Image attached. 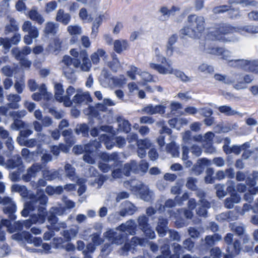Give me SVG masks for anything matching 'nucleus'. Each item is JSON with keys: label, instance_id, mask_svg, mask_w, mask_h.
Segmentation results:
<instances>
[{"label": "nucleus", "instance_id": "f257e3e1", "mask_svg": "<svg viewBox=\"0 0 258 258\" xmlns=\"http://www.w3.org/2000/svg\"><path fill=\"white\" fill-rule=\"evenodd\" d=\"M136 224L134 221H128L124 224L121 225L118 229L114 232L112 230L107 231L104 236L108 239L112 244H120L123 242L125 239L124 235L134 234L135 232Z\"/></svg>", "mask_w": 258, "mask_h": 258}, {"label": "nucleus", "instance_id": "f03ea898", "mask_svg": "<svg viewBox=\"0 0 258 258\" xmlns=\"http://www.w3.org/2000/svg\"><path fill=\"white\" fill-rule=\"evenodd\" d=\"M238 32L243 35L248 34H254L258 33V26H248L237 28H230L228 27H221L219 30L210 31L208 35L209 39L215 40H219L224 42L228 41L226 35L228 33Z\"/></svg>", "mask_w": 258, "mask_h": 258}, {"label": "nucleus", "instance_id": "7ed1b4c3", "mask_svg": "<svg viewBox=\"0 0 258 258\" xmlns=\"http://www.w3.org/2000/svg\"><path fill=\"white\" fill-rule=\"evenodd\" d=\"M188 26L181 29V32L184 35L195 36L198 32H201L204 29V19L202 17L191 15L188 17Z\"/></svg>", "mask_w": 258, "mask_h": 258}, {"label": "nucleus", "instance_id": "20e7f679", "mask_svg": "<svg viewBox=\"0 0 258 258\" xmlns=\"http://www.w3.org/2000/svg\"><path fill=\"white\" fill-rule=\"evenodd\" d=\"M124 186L130 189L136 194H139L140 198L145 201H149L152 198L153 196L152 191L148 188L143 185L141 182L134 179L130 182L128 181L124 182Z\"/></svg>", "mask_w": 258, "mask_h": 258}, {"label": "nucleus", "instance_id": "39448f33", "mask_svg": "<svg viewBox=\"0 0 258 258\" xmlns=\"http://www.w3.org/2000/svg\"><path fill=\"white\" fill-rule=\"evenodd\" d=\"M61 66L64 75L68 79H71L72 81H75L74 78V68L79 67L80 63L78 60H73V59L68 55L64 56L61 61Z\"/></svg>", "mask_w": 258, "mask_h": 258}, {"label": "nucleus", "instance_id": "423d86ee", "mask_svg": "<svg viewBox=\"0 0 258 258\" xmlns=\"http://www.w3.org/2000/svg\"><path fill=\"white\" fill-rule=\"evenodd\" d=\"M127 76L132 80H137L136 75H138L142 80L143 82H152L153 81L152 76L149 73L143 71L135 66H131L127 71Z\"/></svg>", "mask_w": 258, "mask_h": 258}, {"label": "nucleus", "instance_id": "0eeeda50", "mask_svg": "<svg viewBox=\"0 0 258 258\" xmlns=\"http://www.w3.org/2000/svg\"><path fill=\"white\" fill-rule=\"evenodd\" d=\"M231 78H232L231 84L236 90L246 88L247 84L252 80L251 77L248 75L243 76L240 75H235L231 76Z\"/></svg>", "mask_w": 258, "mask_h": 258}, {"label": "nucleus", "instance_id": "6e6552de", "mask_svg": "<svg viewBox=\"0 0 258 258\" xmlns=\"http://www.w3.org/2000/svg\"><path fill=\"white\" fill-rule=\"evenodd\" d=\"M178 39L177 35L173 34L171 35L168 39L166 46L165 53L167 56L170 57L173 55L174 52L177 55H180L182 52L180 51L178 48L173 47V45L176 42Z\"/></svg>", "mask_w": 258, "mask_h": 258}, {"label": "nucleus", "instance_id": "1a4fd4ad", "mask_svg": "<svg viewBox=\"0 0 258 258\" xmlns=\"http://www.w3.org/2000/svg\"><path fill=\"white\" fill-rule=\"evenodd\" d=\"M167 103L166 101H162L160 105L153 106L151 104L148 105L143 109V111L150 115L155 114H164L165 112V108Z\"/></svg>", "mask_w": 258, "mask_h": 258}, {"label": "nucleus", "instance_id": "9d476101", "mask_svg": "<svg viewBox=\"0 0 258 258\" xmlns=\"http://www.w3.org/2000/svg\"><path fill=\"white\" fill-rule=\"evenodd\" d=\"M236 66L244 70L258 73V60L247 61L244 59H238L235 61Z\"/></svg>", "mask_w": 258, "mask_h": 258}, {"label": "nucleus", "instance_id": "9b49d317", "mask_svg": "<svg viewBox=\"0 0 258 258\" xmlns=\"http://www.w3.org/2000/svg\"><path fill=\"white\" fill-rule=\"evenodd\" d=\"M91 100L90 96L88 92H84L81 89H77L76 93L73 96L72 102V104L75 105L81 104L84 102L90 101Z\"/></svg>", "mask_w": 258, "mask_h": 258}, {"label": "nucleus", "instance_id": "f8f14e48", "mask_svg": "<svg viewBox=\"0 0 258 258\" xmlns=\"http://www.w3.org/2000/svg\"><path fill=\"white\" fill-rule=\"evenodd\" d=\"M0 204L6 206L4 209V213L9 214L11 219H15V215L13 214L16 211V207L12 199L8 197H5L3 199L0 198Z\"/></svg>", "mask_w": 258, "mask_h": 258}, {"label": "nucleus", "instance_id": "ddd939ff", "mask_svg": "<svg viewBox=\"0 0 258 258\" xmlns=\"http://www.w3.org/2000/svg\"><path fill=\"white\" fill-rule=\"evenodd\" d=\"M137 170V164L134 161L132 162L131 164H125L121 169H116L112 172V176L114 178H119L122 177L121 173L126 176L129 175L130 171H136Z\"/></svg>", "mask_w": 258, "mask_h": 258}, {"label": "nucleus", "instance_id": "4468645a", "mask_svg": "<svg viewBox=\"0 0 258 258\" xmlns=\"http://www.w3.org/2000/svg\"><path fill=\"white\" fill-rule=\"evenodd\" d=\"M209 52L211 54L217 55H220L221 56V58L226 60L229 62H233L232 63V65H234L235 66H237L236 64V63L235 62V61L236 60H233L231 59V53L230 51L228 50H224L222 48H211Z\"/></svg>", "mask_w": 258, "mask_h": 258}, {"label": "nucleus", "instance_id": "2eb2a0df", "mask_svg": "<svg viewBox=\"0 0 258 258\" xmlns=\"http://www.w3.org/2000/svg\"><path fill=\"white\" fill-rule=\"evenodd\" d=\"M9 221L4 220L2 221V224H0V229H2L3 226H6L8 228V230L10 233L14 232L16 230H19L21 229L22 224L19 222L14 223L13 226L14 228H12ZM5 240V233L3 231H0V241H4Z\"/></svg>", "mask_w": 258, "mask_h": 258}, {"label": "nucleus", "instance_id": "dca6fc26", "mask_svg": "<svg viewBox=\"0 0 258 258\" xmlns=\"http://www.w3.org/2000/svg\"><path fill=\"white\" fill-rule=\"evenodd\" d=\"M164 63L167 64V66L165 67L155 63H150V67L151 69L157 70L161 74H172L174 70L171 67L169 61L167 60V62Z\"/></svg>", "mask_w": 258, "mask_h": 258}, {"label": "nucleus", "instance_id": "f3484780", "mask_svg": "<svg viewBox=\"0 0 258 258\" xmlns=\"http://www.w3.org/2000/svg\"><path fill=\"white\" fill-rule=\"evenodd\" d=\"M22 29L23 31L27 32L32 35L34 39L37 38L39 33L38 29L32 25L31 22L29 21H25L22 25Z\"/></svg>", "mask_w": 258, "mask_h": 258}, {"label": "nucleus", "instance_id": "a211bd4d", "mask_svg": "<svg viewBox=\"0 0 258 258\" xmlns=\"http://www.w3.org/2000/svg\"><path fill=\"white\" fill-rule=\"evenodd\" d=\"M39 90L40 92V93H36L32 95V97L33 100L35 101H38L42 98L46 100H49L51 98V94L48 93L46 91V88L44 85H42L40 87Z\"/></svg>", "mask_w": 258, "mask_h": 258}, {"label": "nucleus", "instance_id": "6ab92c4d", "mask_svg": "<svg viewBox=\"0 0 258 258\" xmlns=\"http://www.w3.org/2000/svg\"><path fill=\"white\" fill-rule=\"evenodd\" d=\"M113 45L114 50L118 53L126 50L129 47L127 41L122 39L115 40Z\"/></svg>", "mask_w": 258, "mask_h": 258}, {"label": "nucleus", "instance_id": "aec40b11", "mask_svg": "<svg viewBox=\"0 0 258 258\" xmlns=\"http://www.w3.org/2000/svg\"><path fill=\"white\" fill-rule=\"evenodd\" d=\"M105 81L108 82L110 87H121L126 82V79L123 76L115 78H106Z\"/></svg>", "mask_w": 258, "mask_h": 258}, {"label": "nucleus", "instance_id": "412c9836", "mask_svg": "<svg viewBox=\"0 0 258 258\" xmlns=\"http://www.w3.org/2000/svg\"><path fill=\"white\" fill-rule=\"evenodd\" d=\"M55 19L57 22L66 25L70 23L71 17L69 14L66 13L63 10L59 9L57 12Z\"/></svg>", "mask_w": 258, "mask_h": 258}, {"label": "nucleus", "instance_id": "4be33fe9", "mask_svg": "<svg viewBox=\"0 0 258 258\" xmlns=\"http://www.w3.org/2000/svg\"><path fill=\"white\" fill-rule=\"evenodd\" d=\"M139 223L142 228L143 229L145 234L151 239H153L155 237V233L153 231L149 228L145 229L147 222V218L145 216H142L139 217Z\"/></svg>", "mask_w": 258, "mask_h": 258}, {"label": "nucleus", "instance_id": "5701e85b", "mask_svg": "<svg viewBox=\"0 0 258 258\" xmlns=\"http://www.w3.org/2000/svg\"><path fill=\"white\" fill-rule=\"evenodd\" d=\"M28 16L32 20L36 22L38 24H42L45 19L37 11L35 8H33L29 12Z\"/></svg>", "mask_w": 258, "mask_h": 258}, {"label": "nucleus", "instance_id": "b1692460", "mask_svg": "<svg viewBox=\"0 0 258 258\" xmlns=\"http://www.w3.org/2000/svg\"><path fill=\"white\" fill-rule=\"evenodd\" d=\"M76 93V90L72 86H69L66 90V95L63 98V105L66 107H70L72 105L70 97Z\"/></svg>", "mask_w": 258, "mask_h": 258}, {"label": "nucleus", "instance_id": "393cba45", "mask_svg": "<svg viewBox=\"0 0 258 258\" xmlns=\"http://www.w3.org/2000/svg\"><path fill=\"white\" fill-rule=\"evenodd\" d=\"M54 97L55 99L59 102H63L64 96H63L64 90L63 89L62 85L59 83H55L54 85Z\"/></svg>", "mask_w": 258, "mask_h": 258}, {"label": "nucleus", "instance_id": "a878e982", "mask_svg": "<svg viewBox=\"0 0 258 258\" xmlns=\"http://www.w3.org/2000/svg\"><path fill=\"white\" fill-rule=\"evenodd\" d=\"M249 147V144L248 143H245L240 146H234L232 147L230 150L228 149V147L227 146H223L224 150L227 154H229L233 152L236 154H239L241 151L244 150Z\"/></svg>", "mask_w": 258, "mask_h": 258}, {"label": "nucleus", "instance_id": "bb28decb", "mask_svg": "<svg viewBox=\"0 0 258 258\" xmlns=\"http://www.w3.org/2000/svg\"><path fill=\"white\" fill-rule=\"evenodd\" d=\"M212 164L211 161L205 158L199 160L195 167L194 170L197 174H200L203 171L205 167L210 166Z\"/></svg>", "mask_w": 258, "mask_h": 258}, {"label": "nucleus", "instance_id": "cd10ccee", "mask_svg": "<svg viewBox=\"0 0 258 258\" xmlns=\"http://www.w3.org/2000/svg\"><path fill=\"white\" fill-rule=\"evenodd\" d=\"M7 99L9 101L8 106L10 108H18L19 105L17 103L21 100V97L20 96L16 94H10L7 96Z\"/></svg>", "mask_w": 258, "mask_h": 258}, {"label": "nucleus", "instance_id": "c85d7f7f", "mask_svg": "<svg viewBox=\"0 0 258 258\" xmlns=\"http://www.w3.org/2000/svg\"><path fill=\"white\" fill-rule=\"evenodd\" d=\"M107 55L105 51L102 49H99L96 52L93 53L91 55V60L93 63L97 64L99 62L100 57H102L104 59L106 58Z\"/></svg>", "mask_w": 258, "mask_h": 258}, {"label": "nucleus", "instance_id": "c756f323", "mask_svg": "<svg viewBox=\"0 0 258 258\" xmlns=\"http://www.w3.org/2000/svg\"><path fill=\"white\" fill-rule=\"evenodd\" d=\"M31 133H32V131H31L30 130L21 131L20 134H21V137L18 138V139H17L19 143L21 145H26L28 146H33V145L34 144V141H30L24 142L23 141L24 140L22 138L23 137H25L28 136H29L31 134Z\"/></svg>", "mask_w": 258, "mask_h": 258}, {"label": "nucleus", "instance_id": "7c9ffc66", "mask_svg": "<svg viewBox=\"0 0 258 258\" xmlns=\"http://www.w3.org/2000/svg\"><path fill=\"white\" fill-rule=\"evenodd\" d=\"M82 55L83 63L81 65V69L83 71L88 72L91 67V64L87 57V54L86 51L82 52Z\"/></svg>", "mask_w": 258, "mask_h": 258}, {"label": "nucleus", "instance_id": "2f4dec72", "mask_svg": "<svg viewBox=\"0 0 258 258\" xmlns=\"http://www.w3.org/2000/svg\"><path fill=\"white\" fill-rule=\"evenodd\" d=\"M58 26L57 24L52 22H48L45 25V27L43 32L46 34H53L55 33Z\"/></svg>", "mask_w": 258, "mask_h": 258}, {"label": "nucleus", "instance_id": "473e14b6", "mask_svg": "<svg viewBox=\"0 0 258 258\" xmlns=\"http://www.w3.org/2000/svg\"><path fill=\"white\" fill-rule=\"evenodd\" d=\"M67 31L71 35H80L82 33V27L78 25H69Z\"/></svg>", "mask_w": 258, "mask_h": 258}, {"label": "nucleus", "instance_id": "72a5a7b5", "mask_svg": "<svg viewBox=\"0 0 258 258\" xmlns=\"http://www.w3.org/2000/svg\"><path fill=\"white\" fill-rule=\"evenodd\" d=\"M79 18L84 22H90L92 20L91 16L88 14L87 10L82 8L79 13Z\"/></svg>", "mask_w": 258, "mask_h": 258}, {"label": "nucleus", "instance_id": "f704fd0d", "mask_svg": "<svg viewBox=\"0 0 258 258\" xmlns=\"http://www.w3.org/2000/svg\"><path fill=\"white\" fill-rule=\"evenodd\" d=\"M167 152L171 154L172 157H176L179 155V152L174 142H172L166 146Z\"/></svg>", "mask_w": 258, "mask_h": 258}, {"label": "nucleus", "instance_id": "c9c22d12", "mask_svg": "<svg viewBox=\"0 0 258 258\" xmlns=\"http://www.w3.org/2000/svg\"><path fill=\"white\" fill-rule=\"evenodd\" d=\"M167 222L165 220L162 221H160L157 227V230L159 234L162 236L165 235V233L167 231L168 229L166 227Z\"/></svg>", "mask_w": 258, "mask_h": 258}, {"label": "nucleus", "instance_id": "e433bc0d", "mask_svg": "<svg viewBox=\"0 0 258 258\" xmlns=\"http://www.w3.org/2000/svg\"><path fill=\"white\" fill-rule=\"evenodd\" d=\"M221 239V236L218 234H214L213 236H208L205 238V241L207 245L210 246Z\"/></svg>", "mask_w": 258, "mask_h": 258}, {"label": "nucleus", "instance_id": "4c0bfd02", "mask_svg": "<svg viewBox=\"0 0 258 258\" xmlns=\"http://www.w3.org/2000/svg\"><path fill=\"white\" fill-rule=\"evenodd\" d=\"M202 207L199 208L197 211V214L200 216H204L207 214V208L210 207L209 203L206 201H201Z\"/></svg>", "mask_w": 258, "mask_h": 258}, {"label": "nucleus", "instance_id": "58836bf2", "mask_svg": "<svg viewBox=\"0 0 258 258\" xmlns=\"http://www.w3.org/2000/svg\"><path fill=\"white\" fill-rule=\"evenodd\" d=\"M78 230L77 227L70 229L69 230L64 231V236L67 239H71L75 238L77 235Z\"/></svg>", "mask_w": 258, "mask_h": 258}, {"label": "nucleus", "instance_id": "ea45409f", "mask_svg": "<svg viewBox=\"0 0 258 258\" xmlns=\"http://www.w3.org/2000/svg\"><path fill=\"white\" fill-rule=\"evenodd\" d=\"M215 80L220 81H223L226 84H231L232 78L231 76H226L221 74H216L214 75Z\"/></svg>", "mask_w": 258, "mask_h": 258}, {"label": "nucleus", "instance_id": "a19ab883", "mask_svg": "<svg viewBox=\"0 0 258 258\" xmlns=\"http://www.w3.org/2000/svg\"><path fill=\"white\" fill-rule=\"evenodd\" d=\"M198 70L206 74H212L214 72L213 68L206 63H202L198 67Z\"/></svg>", "mask_w": 258, "mask_h": 258}, {"label": "nucleus", "instance_id": "79ce46f5", "mask_svg": "<svg viewBox=\"0 0 258 258\" xmlns=\"http://www.w3.org/2000/svg\"><path fill=\"white\" fill-rule=\"evenodd\" d=\"M188 150L187 147L183 146L182 147V159L184 162L186 167H190L192 163L190 161L187 160Z\"/></svg>", "mask_w": 258, "mask_h": 258}, {"label": "nucleus", "instance_id": "37998d69", "mask_svg": "<svg viewBox=\"0 0 258 258\" xmlns=\"http://www.w3.org/2000/svg\"><path fill=\"white\" fill-rule=\"evenodd\" d=\"M219 110L223 113L228 115H233L236 114L237 112L233 110L230 106H222L219 107Z\"/></svg>", "mask_w": 258, "mask_h": 258}, {"label": "nucleus", "instance_id": "c03bdc74", "mask_svg": "<svg viewBox=\"0 0 258 258\" xmlns=\"http://www.w3.org/2000/svg\"><path fill=\"white\" fill-rule=\"evenodd\" d=\"M174 253L170 258H179V254L183 252L182 247L178 243H174L173 245Z\"/></svg>", "mask_w": 258, "mask_h": 258}, {"label": "nucleus", "instance_id": "a18cd8bd", "mask_svg": "<svg viewBox=\"0 0 258 258\" xmlns=\"http://www.w3.org/2000/svg\"><path fill=\"white\" fill-rule=\"evenodd\" d=\"M177 78L180 79L182 81L188 82L191 80V78L185 75L183 72L178 70H174L173 73Z\"/></svg>", "mask_w": 258, "mask_h": 258}, {"label": "nucleus", "instance_id": "49530a36", "mask_svg": "<svg viewBox=\"0 0 258 258\" xmlns=\"http://www.w3.org/2000/svg\"><path fill=\"white\" fill-rule=\"evenodd\" d=\"M221 251L218 247L212 248L210 251V255L209 256H205L203 258H220Z\"/></svg>", "mask_w": 258, "mask_h": 258}, {"label": "nucleus", "instance_id": "de8ad7c7", "mask_svg": "<svg viewBox=\"0 0 258 258\" xmlns=\"http://www.w3.org/2000/svg\"><path fill=\"white\" fill-rule=\"evenodd\" d=\"M95 153L94 152H89L85 154L83 156L84 160L89 163L93 164L95 163L96 158H95Z\"/></svg>", "mask_w": 258, "mask_h": 258}, {"label": "nucleus", "instance_id": "09e8293b", "mask_svg": "<svg viewBox=\"0 0 258 258\" xmlns=\"http://www.w3.org/2000/svg\"><path fill=\"white\" fill-rule=\"evenodd\" d=\"M118 126L120 130L126 133L128 132L131 130V124L127 120L119 121Z\"/></svg>", "mask_w": 258, "mask_h": 258}, {"label": "nucleus", "instance_id": "8fccbe9b", "mask_svg": "<svg viewBox=\"0 0 258 258\" xmlns=\"http://www.w3.org/2000/svg\"><path fill=\"white\" fill-rule=\"evenodd\" d=\"M62 190V188L60 186H57L55 188L48 186L46 188V192L49 195H52L53 194H60Z\"/></svg>", "mask_w": 258, "mask_h": 258}, {"label": "nucleus", "instance_id": "3c124183", "mask_svg": "<svg viewBox=\"0 0 258 258\" xmlns=\"http://www.w3.org/2000/svg\"><path fill=\"white\" fill-rule=\"evenodd\" d=\"M40 169V167L38 165H34L32 166L28 171L27 175L29 178L34 177L36 175L37 172H38Z\"/></svg>", "mask_w": 258, "mask_h": 258}, {"label": "nucleus", "instance_id": "603ef678", "mask_svg": "<svg viewBox=\"0 0 258 258\" xmlns=\"http://www.w3.org/2000/svg\"><path fill=\"white\" fill-rule=\"evenodd\" d=\"M57 7L55 1H51L46 4L45 12L46 13H49L54 11Z\"/></svg>", "mask_w": 258, "mask_h": 258}, {"label": "nucleus", "instance_id": "864d4df0", "mask_svg": "<svg viewBox=\"0 0 258 258\" xmlns=\"http://www.w3.org/2000/svg\"><path fill=\"white\" fill-rule=\"evenodd\" d=\"M60 45L61 42L59 39H54L50 44L49 50L52 52H55L60 49Z\"/></svg>", "mask_w": 258, "mask_h": 258}, {"label": "nucleus", "instance_id": "5fc2aeb1", "mask_svg": "<svg viewBox=\"0 0 258 258\" xmlns=\"http://www.w3.org/2000/svg\"><path fill=\"white\" fill-rule=\"evenodd\" d=\"M151 143L148 139L141 140L138 141V146L140 149H146L150 147Z\"/></svg>", "mask_w": 258, "mask_h": 258}, {"label": "nucleus", "instance_id": "6e6d98bb", "mask_svg": "<svg viewBox=\"0 0 258 258\" xmlns=\"http://www.w3.org/2000/svg\"><path fill=\"white\" fill-rule=\"evenodd\" d=\"M155 53L158 61L160 62L162 64L164 62H167V59L161 54V50L159 48H156L155 49Z\"/></svg>", "mask_w": 258, "mask_h": 258}, {"label": "nucleus", "instance_id": "4d7b16f0", "mask_svg": "<svg viewBox=\"0 0 258 258\" xmlns=\"http://www.w3.org/2000/svg\"><path fill=\"white\" fill-rule=\"evenodd\" d=\"M108 66L112 69L113 71L116 72L117 69L120 67V63L117 58H113L112 61L111 62H108Z\"/></svg>", "mask_w": 258, "mask_h": 258}, {"label": "nucleus", "instance_id": "13d9d810", "mask_svg": "<svg viewBox=\"0 0 258 258\" xmlns=\"http://www.w3.org/2000/svg\"><path fill=\"white\" fill-rule=\"evenodd\" d=\"M129 90V94L132 95L135 94V92L139 91L138 87L137 84L134 82L130 83L127 85Z\"/></svg>", "mask_w": 258, "mask_h": 258}, {"label": "nucleus", "instance_id": "bf43d9fd", "mask_svg": "<svg viewBox=\"0 0 258 258\" xmlns=\"http://www.w3.org/2000/svg\"><path fill=\"white\" fill-rule=\"evenodd\" d=\"M154 119L150 116H143L140 118V122L141 123L152 124L154 122Z\"/></svg>", "mask_w": 258, "mask_h": 258}, {"label": "nucleus", "instance_id": "052dcab7", "mask_svg": "<svg viewBox=\"0 0 258 258\" xmlns=\"http://www.w3.org/2000/svg\"><path fill=\"white\" fill-rule=\"evenodd\" d=\"M10 252V248L7 245L4 244L0 247V256L4 257L8 255Z\"/></svg>", "mask_w": 258, "mask_h": 258}, {"label": "nucleus", "instance_id": "680f3d73", "mask_svg": "<svg viewBox=\"0 0 258 258\" xmlns=\"http://www.w3.org/2000/svg\"><path fill=\"white\" fill-rule=\"evenodd\" d=\"M214 134L212 132L207 133L204 136L203 143H210L214 138Z\"/></svg>", "mask_w": 258, "mask_h": 258}, {"label": "nucleus", "instance_id": "e2e57ef3", "mask_svg": "<svg viewBox=\"0 0 258 258\" xmlns=\"http://www.w3.org/2000/svg\"><path fill=\"white\" fill-rule=\"evenodd\" d=\"M157 124L159 126L162 127V130L160 131V133L161 134L165 133L168 134H170V130L166 126H164V121H159L157 122Z\"/></svg>", "mask_w": 258, "mask_h": 258}, {"label": "nucleus", "instance_id": "0e129e2a", "mask_svg": "<svg viewBox=\"0 0 258 258\" xmlns=\"http://www.w3.org/2000/svg\"><path fill=\"white\" fill-rule=\"evenodd\" d=\"M256 179H258V172H253L252 177H249L247 182L251 186H253L255 185Z\"/></svg>", "mask_w": 258, "mask_h": 258}, {"label": "nucleus", "instance_id": "69168bd1", "mask_svg": "<svg viewBox=\"0 0 258 258\" xmlns=\"http://www.w3.org/2000/svg\"><path fill=\"white\" fill-rule=\"evenodd\" d=\"M198 112V109L195 107L188 106L184 109V112L185 114L187 115H194Z\"/></svg>", "mask_w": 258, "mask_h": 258}, {"label": "nucleus", "instance_id": "338daca9", "mask_svg": "<svg viewBox=\"0 0 258 258\" xmlns=\"http://www.w3.org/2000/svg\"><path fill=\"white\" fill-rule=\"evenodd\" d=\"M24 87V82L23 80L17 82L15 85V88L18 93H21Z\"/></svg>", "mask_w": 258, "mask_h": 258}, {"label": "nucleus", "instance_id": "774afa93", "mask_svg": "<svg viewBox=\"0 0 258 258\" xmlns=\"http://www.w3.org/2000/svg\"><path fill=\"white\" fill-rule=\"evenodd\" d=\"M64 168L67 175L69 177L73 176L75 173V169L70 164H66Z\"/></svg>", "mask_w": 258, "mask_h": 258}]
</instances>
